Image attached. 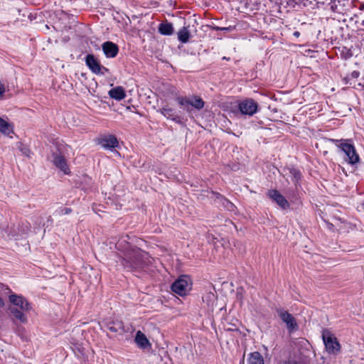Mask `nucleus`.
I'll return each mask as SVG.
<instances>
[{
    "label": "nucleus",
    "instance_id": "f257e3e1",
    "mask_svg": "<svg viewBox=\"0 0 364 364\" xmlns=\"http://www.w3.org/2000/svg\"><path fill=\"white\" fill-rule=\"evenodd\" d=\"M153 260L148 252L139 248H132L124 253L121 262L127 271L136 272L151 266Z\"/></svg>",
    "mask_w": 364,
    "mask_h": 364
},
{
    "label": "nucleus",
    "instance_id": "f03ea898",
    "mask_svg": "<svg viewBox=\"0 0 364 364\" xmlns=\"http://www.w3.org/2000/svg\"><path fill=\"white\" fill-rule=\"evenodd\" d=\"M332 141L336 143L338 147L344 153L346 156L345 160L349 164L355 165L359 162L360 157L353 144L348 143L345 139H332Z\"/></svg>",
    "mask_w": 364,
    "mask_h": 364
},
{
    "label": "nucleus",
    "instance_id": "7ed1b4c3",
    "mask_svg": "<svg viewBox=\"0 0 364 364\" xmlns=\"http://www.w3.org/2000/svg\"><path fill=\"white\" fill-rule=\"evenodd\" d=\"M176 100L178 105L188 113H191L193 111V107L197 110H200L204 107L205 105L203 99L196 95L192 98L178 96L176 98Z\"/></svg>",
    "mask_w": 364,
    "mask_h": 364
},
{
    "label": "nucleus",
    "instance_id": "20e7f679",
    "mask_svg": "<svg viewBox=\"0 0 364 364\" xmlns=\"http://www.w3.org/2000/svg\"><path fill=\"white\" fill-rule=\"evenodd\" d=\"M321 336L326 351L328 353L336 355L340 352L341 345L337 338L330 331L329 329H323Z\"/></svg>",
    "mask_w": 364,
    "mask_h": 364
},
{
    "label": "nucleus",
    "instance_id": "39448f33",
    "mask_svg": "<svg viewBox=\"0 0 364 364\" xmlns=\"http://www.w3.org/2000/svg\"><path fill=\"white\" fill-rule=\"evenodd\" d=\"M85 62L90 70L97 75L104 76L110 73L107 68L101 65L100 60L93 54H87L85 58Z\"/></svg>",
    "mask_w": 364,
    "mask_h": 364
},
{
    "label": "nucleus",
    "instance_id": "423d86ee",
    "mask_svg": "<svg viewBox=\"0 0 364 364\" xmlns=\"http://www.w3.org/2000/svg\"><path fill=\"white\" fill-rule=\"evenodd\" d=\"M191 279L187 275L180 276L171 287V290L179 296H185L191 289Z\"/></svg>",
    "mask_w": 364,
    "mask_h": 364
},
{
    "label": "nucleus",
    "instance_id": "0eeeda50",
    "mask_svg": "<svg viewBox=\"0 0 364 364\" xmlns=\"http://www.w3.org/2000/svg\"><path fill=\"white\" fill-rule=\"evenodd\" d=\"M237 108L241 114L252 117L258 112L259 105L252 98H245L238 101Z\"/></svg>",
    "mask_w": 364,
    "mask_h": 364
},
{
    "label": "nucleus",
    "instance_id": "6e6552de",
    "mask_svg": "<svg viewBox=\"0 0 364 364\" xmlns=\"http://www.w3.org/2000/svg\"><path fill=\"white\" fill-rule=\"evenodd\" d=\"M97 144L103 149L109 151H113L114 149L119 146L118 139L113 134L101 135L97 139Z\"/></svg>",
    "mask_w": 364,
    "mask_h": 364
},
{
    "label": "nucleus",
    "instance_id": "1a4fd4ad",
    "mask_svg": "<svg viewBox=\"0 0 364 364\" xmlns=\"http://www.w3.org/2000/svg\"><path fill=\"white\" fill-rule=\"evenodd\" d=\"M267 196L283 210L288 209L290 206L288 200L277 189L269 190Z\"/></svg>",
    "mask_w": 364,
    "mask_h": 364
},
{
    "label": "nucleus",
    "instance_id": "9d476101",
    "mask_svg": "<svg viewBox=\"0 0 364 364\" xmlns=\"http://www.w3.org/2000/svg\"><path fill=\"white\" fill-rule=\"evenodd\" d=\"M277 313L282 321L287 324V329L289 332H292L297 328L298 326L296 319L291 314L281 308L277 309Z\"/></svg>",
    "mask_w": 364,
    "mask_h": 364
},
{
    "label": "nucleus",
    "instance_id": "9b49d317",
    "mask_svg": "<svg viewBox=\"0 0 364 364\" xmlns=\"http://www.w3.org/2000/svg\"><path fill=\"white\" fill-rule=\"evenodd\" d=\"M9 301L15 306L14 307H19L22 311H29L31 309L30 304L21 295H9Z\"/></svg>",
    "mask_w": 364,
    "mask_h": 364
},
{
    "label": "nucleus",
    "instance_id": "f8f14e48",
    "mask_svg": "<svg viewBox=\"0 0 364 364\" xmlns=\"http://www.w3.org/2000/svg\"><path fill=\"white\" fill-rule=\"evenodd\" d=\"M102 50L107 58L116 57L119 53L118 46L112 41H105L102 44Z\"/></svg>",
    "mask_w": 364,
    "mask_h": 364
},
{
    "label": "nucleus",
    "instance_id": "ddd939ff",
    "mask_svg": "<svg viewBox=\"0 0 364 364\" xmlns=\"http://www.w3.org/2000/svg\"><path fill=\"white\" fill-rule=\"evenodd\" d=\"M159 112L167 119H170L177 124L182 123L181 117L176 114L174 109L169 107L168 105L161 108Z\"/></svg>",
    "mask_w": 364,
    "mask_h": 364
},
{
    "label": "nucleus",
    "instance_id": "4468645a",
    "mask_svg": "<svg viewBox=\"0 0 364 364\" xmlns=\"http://www.w3.org/2000/svg\"><path fill=\"white\" fill-rule=\"evenodd\" d=\"M53 162L56 167L60 169L65 174L69 173V168L63 156L57 154H54Z\"/></svg>",
    "mask_w": 364,
    "mask_h": 364
},
{
    "label": "nucleus",
    "instance_id": "2eb2a0df",
    "mask_svg": "<svg viewBox=\"0 0 364 364\" xmlns=\"http://www.w3.org/2000/svg\"><path fill=\"white\" fill-rule=\"evenodd\" d=\"M107 329L119 335H122L126 331L124 329V323L122 321H114L107 323Z\"/></svg>",
    "mask_w": 364,
    "mask_h": 364
},
{
    "label": "nucleus",
    "instance_id": "dca6fc26",
    "mask_svg": "<svg viewBox=\"0 0 364 364\" xmlns=\"http://www.w3.org/2000/svg\"><path fill=\"white\" fill-rule=\"evenodd\" d=\"M135 342L139 348L146 349L151 347V343L146 336L140 331H138L135 336Z\"/></svg>",
    "mask_w": 364,
    "mask_h": 364
},
{
    "label": "nucleus",
    "instance_id": "f3484780",
    "mask_svg": "<svg viewBox=\"0 0 364 364\" xmlns=\"http://www.w3.org/2000/svg\"><path fill=\"white\" fill-rule=\"evenodd\" d=\"M9 311L14 320L18 321L20 323H25L27 322V316L24 314L25 311L18 309L17 307H11Z\"/></svg>",
    "mask_w": 364,
    "mask_h": 364
},
{
    "label": "nucleus",
    "instance_id": "a211bd4d",
    "mask_svg": "<svg viewBox=\"0 0 364 364\" xmlns=\"http://www.w3.org/2000/svg\"><path fill=\"white\" fill-rule=\"evenodd\" d=\"M109 96L116 100H122L125 98L126 93L124 88L121 86H117L111 89L109 92Z\"/></svg>",
    "mask_w": 364,
    "mask_h": 364
},
{
    "label": "nucleus",
    "instance_id": "6ab92c4d",
    "mask_svg": "<svg viewBox=\"0 0 364 364\" xmlns=\"http://www.w3.org/2000/svg\"><path fill=\"white\" fill-rule=\"evenodd\" d=\"M158 31L163 36H171L174 32V28L171 23L165 21L159 25Z\"/></svg>",
    "mask_w": 364,
    "mask_h": 364
},
{
    "label": "nucleus",
    "instance_id": "aec40b11",
    "mask_svg": "<svg viewBox=\"0 0 364 364\" xmlns=\"http://www.w3.org/2000/svg\"><path fill=\"white\" fill-rule=\"evenodd\" d=\"M215 200H218L219 203L222 204V205L229 211H233L235 206L232 203L225 198L223 196L220 194L219 193H213Z\"/></svg>",
    "mask_w": 364,
    "mask_h": 364
},
{
    "label": "nucleus",
    "instance_id": "412c9836",
    "mask_svg": "<svg viewBox=\"0 0 364 364\" xmlns=\"http://www.w3.org/2000/svg\"><path fill=\"white\" fill-rule=\"evenodd\" d=\"M247 364H264V360L259 352L255 351L248 355Z\"/></svg>",
    "mask_w": 364,
    "mask_h": 364
},
{
    "label": "nucleus",
    "instance_id": "4be33fe9",
    "mask_svg": "<svg viewBox=\"0 0 364 364\" xmlns=\"http://www.w3.org/2000/svg\"><path fill=\"white\" fill-rule=\"evenodd\" d=\"M178 40L182 43H186L188 42L191 33L189 31V26L182 27L177 33Z\"/></svg>",
    "mask_w": 364,
    "mask_h": 364
},
{
    "label": "nucleus",
    "instance_id": "5701e85b",
    "mask_svg": "<svg viewBox=\"0 0 364 364\" xmlns=\"http://www.w3.org/2000/svg\"><path fill=\"white\" fill-rule=\"evenodd\" d=\"M0 132L6 136L14 133L13 126L0 117Z\"/></svg>",
    "mask_w": 364,
    "mask_h": 364
},
{
    "label": "nucleus",
    "instance_id": "b1692460",
    "mask_svg": "<svg viewBox=\"0 0 364 364\" xmlns=\"http://www.w3.org/2000/svg\"><path fill=\"white\" fill-rule=\"evenodd\" d=\"M11 290L8 286L4 285L2 283H0V308L4 306V298L8 296L11 293Z\"/></svg>",
    "mask_w": 364,
    "mask_h": 364
},
{
    "label": "nucleus",
    "instance_id": "393cba45",
    "mask_svg": "<svg viewBox=\"0 0 364 364\" xmlns=\"http://www.w3.org/2000/svg\"><path fill=\"white\" fill-rule=\"evenodd\" d=\"M289 173L292 176V181L296 186L297 188L298 186H300V181L301 178V173L299 170L296 169V168L291 167L289 168Z\"/></svg>",
    "mask_w": 364,
    "mask_h": 364
},
{
    "label": "nucleus",
    "instance_id": "a878e982",
    "mask_svg": "<svg viewBox=\"0 0 364 364\" xmlns=\"http://www.w3.org/2000/svg\"><path fill=\"white\" fill-rule=\"evenodd\" d=\"M215 300V295L213 292L207 293L203 297V301L206 303L209 307H213Z\"/></svg>",
    "mask_w": 364,
    "mask_h": 364
},
{
    "label": "nucleus",
    "instance_id": "bb28decb",
    "mask_svg": "<svg viewBox=\"0 0 364 364\" xmlns=\"http://www.w3.org/2000/svg\"><path fill=\"white\" fill-rule=\"evenodd\" d=\"M235 28V26H228V27H220L218 26H214L212 27V29L214 31H232Z\"/></svg>",
    "mask_w": 364,
    "mask_h": 364
},
{
    "label": "nucleus",
    "instance_id": "cd10ccee",
    "mask_svg": "<svg viewBox=\"0 0 364 364\" xmlns=\"http://www.w3.org/2000/svg\"><path fill=\"white\" fill-rule=\"evenodd\" d=\"M59 215H68L72 212L70 208H60L55 211Z\"/></svg>",
    "mask_w": 364,
    "mask_h": 364
},
{
    "label": "nucleus",
    "instance_id": "c85d7f7f",
    "mask_svg": "<svg viewBox=\"0 0 364 364\" xmlns=\"http://www.w3.org/2000/svg\"><path fill=\"white\" fill-rule=\"evenodd\" d=\"M360 76V72L358 70L353 71L350 75L346 77V80L348 81L350 79H356Z\"/></svg>",
    "mask_w": 364,
    "mask_h": 364
},
{
    "label": "nucleus",
    "instance_id": "c756f323",
    "mask_svg": "<svg viewBox=\"0 0 364 364\" xmlns=\"http://www.w3.org/2000/svg\"><path fill=\"white\" fill-rule=\"evenodd\" d=\"M21 151H23V153L25 155L28 156V152H29V150H28V149H21Z\"/></svg>",
    "mask_w": 364,
    "mask_h": 364
},
{
    "label": "nucleus",
    "instance_id": "7c9ffc66",
    "mask_svg": "<svg viewBox=\"0 0 364 364\" xmlns=\"http://www.w3.org/2000/svg\"><path fill=\"white\" fill-rule=\"evenodd\" d=\"M351 56H352V53L350 50H348V52L346 53V58H350Z\"/></svg>",
    "mask_w": 364,
    "mask_h": 364
},
{
    "label": "nucleus",
    "instance_id": "2f4dec72",
    "mask_svg": "<svg viewBox=\"0 0 364 364\" xmlns=\"http://www.w3.org/2000/svg\"><path fill=\"white\" fill-rule=\"evenodd\" d=\"M294 36L296 37H299L300 36V33L299 31H294Z\"/></svg>",
    "mask_w": 364,
    "mask_h": 364
},
{
    "label": "nucleus",
    "instance_id": "473e14b6",
    "mask_svg": "<svg viewBox=\"0 0 364 364\" xmlns=\"http://www.w3.org/2000/svg\"><path fill=\"white\" fill-rule=\"evenodd\" d=\"M287 364H297V363H295V362H289V363H287Z\"/></svg>",
    "mask_w": 364,
    "mask_h": 364
},
{
    "label": "nucleus",
    "instance_id": "72a5a7b5",
    "mask_svg": "<svg viewBox=\"0 0 364 364\" xmlns=\"http://www.w3.org/2000/svg\"><path fill=\"white\" fill-rule=\"evenodd\" d=\"M361 25H362L363 26H364V19L362 21V22H361Z\"/></svg>",
    "mask_w": 364,
    "mask_h": 364
},
{
    "label": "nucleus",
    "instance_id": "f704fd0d",
    "mask_svg": "<svg viewBox=\"0 0 364 364\" xmlns=\"http://www.w3.org/2000/svg\"><path fill=\"white\" fill-rule=\"evenodd\" d=\"M240 364H244V359L240 362Z\"/></svg>",
    "mask_w": 364,
    "mask_h": 364
}]
</instances>
